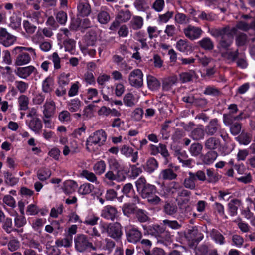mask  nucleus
Listing matches in <instances>:
<instances>
[{
  "label": "nucleus",
  "mask_w": 255,
  "mask_h": 255,
  "mask_svg": "<svg viewBox=\"0 0 255 255\" xmlns=\"http://www.w3.org/2000/svg\"><path fill=\"white\" fill-rule=\"evenodd\" d=\"M12 52L17 55L14 61V64L17 66L27 65L37 58L36 49L30 47L17 46Z\"/></svg>",
  "instance_id": "nucleus-1"
},
{
  "label": "nucleus",
  "mask_w": 255,
  "mask_h": 255,
  "mask_svg": "<svg viewBox=\"0 0 255 255\" xmlns=\"http://www.w3.org/2000/svg\"><path fill=\"white\" fill-rule=\"evenodd\" d=\"M107 139V134L102 129L98 130L93 133L87 139L86 147L89 151H94L95 146L103 145Z\"/></svg>",
  "instance_id": "nucleus-2"
},
{
  "label": "nucleus",
  "mask_w": 255,
  "mask_h": 255,
  "mask_svg": "<svg viewBox=\"0 0 255 255\" xmlns=\"http://www.w3.org/2000/svg\"><path fill=\"white\" fill-rule=\"evenodd\" d=\"M75 247L79 252L85 251L87 249L90 248L93 251L100 248L102 246L101 241L95 242L94 245L89 242L87 237L83 234L78 235L74 239Z\"/></svg>",
  "instance_id": "nucleus-3"
},
{
  "label": "nucleus",
  "mask_w": 255,
  "mask_h": 255,
  "mask_svg": "<svg viewBox=\"0 0 255 255\" xmlns=\"http://www.w3.org/2000/svg\"><path fill=\"white\" fill-rule=\"evenodd\" d=\"M205 132L208 136H213L219 133L224 141H227L228 135L224 129L222 128L221 125L217 119H213L210 121L205 126Z\"/></svg>",
  "instance_id": "nucleus-4"
},
{
  "label": "nucleus",
  "mask_w": 255,
  "mask_h": 255,
  "mask_svg": "<svg viewBox=\"0 0 255 255\" xmlns=\"http://www.w3.org/2000/svg\"><path fill=\"white\" fill-rule=\"evenodd\" d=\"M128 81L130 85L134 87L139 88L143 85V74L139 69L132 71L128 76Z\"/></svg>",
  "instance_id": "nucleus-5"
},
{
  "label": "nucleus",
  "mask_w": 255,
  "mask_h": 255,
  "mask_svg": "<svg viewBox=\"0 0 255 255\" xmlns=\"http://www.w3.org/2000/svg\"><path fill=\"white\" fill-rule=\"evenodd\" d=\"M101 228L105 227L107 229V233L109 236L115 240L120 239L122 235V226L118 222L109 225L103 223L101 225Z\"/></svg>",
  "instance_id": "nucleus-6"
},
{
  "label": "nucleus",
  "mask_w": 255,
  "mask_h": 255,
  "mask_svg": "<svg viewBox=\"0 0 255 255\" xmlns=\"http://www.w3.org/2000/svg\"><path fill=\"white\" fill-rule=\"evenodd\" d=\"M126 236L128 242L135 244L141 240L142 233L137 228L130 226L126 230Z\"/></svg>",
  "instance_id": "nucleus-7"
},
{
  "label": "nucleus",
  "mask_w": 255,
  "mask_h": 255,
  "mask_svg": "<svg viewBox=\"0 0 255 255\" xmlns=\"http://www.w3.org/2000/svg\"><path fill=\"white\" fill-rule=\"evenodd\" d=\"M203 31L201 28L192 25H188L183 29V33L185 36L191 40H194L199 38Z\"/></svg>",
  "instance_id": "nucleus-8"
},
{
  "label": "nucleus",
  "mask_w": 255,
  "mask_h": 255,
  "mask_svg": "<svg viewBox=\"0 0 255 255\" xmlns=\"http://www.w3.org/2000/svg\"><path fill=\"white\" fill-rule=\"evenodd\" d=\"M228 109L230 110V113L227 114L223 115V122L226 125H231L234 121L239 120L242 119L241 114L237 116H233L232 115L236 113L238 111L237 105L235 104H231Z\"/></svg>",
  "instance_id": "nucleus-9"
},
{
  "label": "nucleus",
  "mask_w": 255,
  "mask_h": 255,
  "mask_svg": "<svg viewBox=\"0 0 255 255\" xmlns=\"http://www.w3.org/2000/svg\"><path fill=\"white\" fill-rule=\"evenodd\" d=\"M36 68L32 65L19 67L15 71V74L19 78L26 79L33 73H37Z\"/></svg>",
  "instance_id": "nucleus-10"
},
{
  "label": "nucleus",
  "mask_w": 255,
  "mask_h": 255,
  "mask_svg": "<svg viewBox=\"0 0 255 255\" xmlns=\"http://www.w3.org/2000/svg\"><path fill=\"white\" fill-rule=\"evenodd\" d=\"M16 40V37L8 33L5 29L0 28V43L8 47L13 44Z\"/></svg>",
  "instance_id": "nucleus-11"
},
{
  "label": "nucleus",
  "mask_w": 255,
  "mask_h": 255,
  "mask_svg": "<svg viewBox=\"0 0 255 255\" xmlns=\"http://www.w3.org/2000/svg\"><path fill=\"white\" fill-rule=\"evenodd\" d=\"M43 114L45 117L51 118L56 111L55 103L51 99H47L43 106Z\"/></svg>",
  "instance_id": "nucleus-12"
},
{
  "label": "nucleus",
  "mask_w": 255,
  "mask_h": 255,
  "mask_svg": "<svg viewBox=\"0 0 255 255\" xmlns=\"http://www.w3.org/2000/svg\"><path fill=\"white\" fill-rule=\"evenodd\" d=\"M176 48L186 55L190 54L193 50V46L186 39H180L176 43Z\"/></svg>",
  "instance_id": "nucleus-13"
},
{
  "label": "nucleus",
  "mask_w": 255,
  "mask_h": 255,
  "mask_svg": "<svg viewBox=\"0 0 255 255\" xmlns=\"http://www.w3.org/2000/svg\"><path fill=\"white\" fill-rule=\"evenodd\" d=\"M78 14L84 17L88 16L91 12L88 0H79L77 5Z\"/></svg>",
  "instance_id": "nucleus-14"
},
{
  "label": "nucleus",
  "mask_w": 255,
  "mask_h": 255,
  "mask_svg": "<svg viewBox=\"0 0 255 255\" xmlns=\"http://www.w3.org/2000/svg\"><path fill=\"white\" fill-rule=\"evenodd\" d=\"M117 210L113 206H105L101 211V215L103 218L113 221L117 215Z\"/></svg>",
  "instance_id": "nucleus-15"
},
{
  "label": "nucleus",
  "mask_w": 255,
  "mask_h": 255,
  "mask_svg": "<svg viewBox=\"0 0 255 255\" xmlns=\"http://www.w3.org/2000/svg\"><path fill=\"white\" fill-rule=\"evenodd\" d=\"M121 153L126 157H131V161L133 163H135L138 158V152H134V149L126 145L122 147Z\"/></svg>",
  "instance_id": "nucleus-16"
},
{
  "label": "nucleus",
  "mask_w": 255,
  "mask_h": 255,
  "mask_svg": "<svg viewBox=\"0 0 255 255\" xmlns=\"http://www.w3.org/2000/svg\"><path fill=\"white\" fill-rule=\"evenodd\" d=\"M54 82L53 78L48 76L44 79L41 83V89L45 94H50L54 90Z\"/></svg>",
  "instance_id": "nucleus-17"
},
{
  "label": "nucleus",
  "mask_w": 255,
  "mask_h": 255,
  "mask_svg": "<svg viewBox=\"0 0 255 255\" xmlns=\"http://www.w3.org/2000/svg\"><path fill=\"white\" fill-rule=\"evenodd\" d=\"M231 31L223 36L218 45V48L221 49H227L231 45L233 42V36Z\"/></svg>",
  "instance_id": "nucleus-18"
},
{
  "label": "nucleus",
  "mask_w": 255,
  "mask_h": 255,
  "mask_svg": "<svg viewBox=\"0 0 255 255\" xmlns=\"http://www.w3.org/2000/svg\"><path fill=\"white\" fill-rule=\"evenodd\" d=\"M205 148L213 151L219 148L221 146L220 140L215 137H210L206 140L204 143Z\"/></svg>",
  "instance_id": "nucleus-19"
},
{
  "label": "nucleus",
  "mask_w": 255,
  "mask_h": 255,
  "mask_svg": "<svg viewBox=\"0 0 255 255\" xmlns=\"http://www.w3.org/2000/svg\"><path fill=\"white\" fill-rule=\"evenodd\" d=\"M178 81V78L176 75H173L165 78L162 81V89L165 91H168L172 89V87L176 85Z\"/></svg>",
  "instance_id": "nucleus-20"
},
{
  "label": "nucleus",
  "mask_w": 255,
  "mask_h": 255,
  "mask_svg": "<svg viewBox=\"0 0 255 255\" xmlns=\"http://www.w3.org/2000/svg\"><path fill=\"white\" fill-rule=\"evenodd\" d=\"M29 128L35 133H39L42 128L41 120L38 117H33L29 121L27 122Z\"/></svg>",
  "instance_id": "nucleus-21"
},
{
  "label": "nucleus",
  "mask_w": 255,
  "mask_h": 255,
  "mask_svg": "<svg viewBox=\"0 0 255 255\" xmlns=\"http://www.w3.org/2000/svg\"><path fill=\"white\" fill-rule=\"evenodd\" d=\"M206 134L203 126L200 125L197 128H194L191 132L190 137L196 141L202 140Z\"/></svg>",
  "instance_id": "nucleus-22"
},
{
  "label": "nucleus",
  "mask_w": 255,
  "mask_h": 255,
  "mask_svg": "<svg viewBox=\"0 0 255 255\" xmlns=\"http://www.w3.org/2000/svg\"><path fill=\"white\" fill-rule=\"evenodd\" d=\"M189 176L186 177L183 181V185L185 188L190 190H194L196 187V179L194 177L193 172H189Z\"/></svg>",
  "instance_id": "nucleus-23"
},
{
  "label": "nucleus",
  "mask_w": 255,
  "mask_h": 255,
  "mask_svg": "<svg viewBox=\"0 0 255 255\" xmlns=\"http://www.w3.org/2000/svg\"><path fill=\"white\" fill-rule=\"evenodd\" d=\"M197 78L195 71L191 70L187 72H182L179 75V79L182 83H186L192 81Z\"/></svg>",
  "instance_id": "nucleus-24"
},
{
  "label": "nucleus",
  "mask_w": 255,
  "mask_h": 255,
  "mask_svg": "<svg viewBox=\"0 0 255 255\" xmlns=\"http://www.w3.org/2000/svg\"><path fill=\"white\" fill-rule=\"evenodd\" d=\"M77 186L78 185L76 182L68 180L63 182L62 189L65 194H68L73 192Z\"/></svg>",
  "instance_id": "nucleus-25"
},
{
  "label": "nucleus",
  "mask_w": 255,
  "mask_h": 255,
  "mask_svg": "<svg viewBox=\"0 0 255 255\" xmlns=\"http://www.w3.org/2000/svg\"><path fill=\"white\" fill-rule=\"evenodd\" d=\"M190 192L185 189H181L178 192V195L176 198V201L179 206L186 204L188 203L189 199L188 198Z\"/></svg>",
  "instance_id": "nucleus-26"
},
{
  "label": "nucleus",
  "mask_w": 255,
  "mask_h": 255,
  "mask_svg": "<svg viewBox=\"0 0 255 255\" xmlns=\"http://www.w3.org/2000/svg\"><path fill=\"white\" fill-rule=\"evenodd\" d=\"M177 174L171 168L162 170L159 174V177L165 180H174L177 178Z\"/></svg>",
  "instance_id": "nucleus-27"
},
{
  "label": "nucleus",
  "mask_w": 255,
  "mask_h": 255,
  "mask_svg": "<svg viewBox=\"0 0 255 255\" xmlns=\"http://www.w3.org/2000/svg\"><path fill=\"white\" fill-rule=\"evenodd\" d=\"M230 31L229 27L227 26L222 28H212L209 30V33L213 37L221 38Z\"/></svg>",
  "instance_id": "nucleus-28"
},
{
  "label": "nucleus",
  "mask_w": 255,
  "mask_h": 255,
  "mask_svg": "<svg viewBox=\"0 0 255 255\" xmlns=\"http://www.w3.org/2000/svg\"><path fill=\"white\" fill-rule=\"evenodd\" d=\"M156 188L154 185L148 184L139 192H140L142 198L147 199L152 194H154L156 192Z\"/></svg>",
  "instance_id": "nucleus-29"
},
{
  "label": "nucleus",
  "mask_w": 255,
  "mask_h": 255,
  "mask_svg": "<svg viewBox=\"0 0 255 255\" xmlns=\"http://www.w3.org/2000/svg\"><path fill=\"white\" fill-rule=\"evenodd\" d=\"M91 26V23L90 20L88 18H85L80 23L78 20H75L71 25V27L73 30H77V28L86 29Z\"/></svg>",
  "instance_id": "nucleus-30"
},
{
  "label": "nucleus",
  "mask_w": 255,
  "mask_h": 255,
  "mask_svg": "<svg viewBox=\"0 0 255 255\" xmlns=\"http://www.w3.org/2000/svg\"><path fill=\"white\" fill-rule=\"evenodd\" d=\"M147 83L148 88L152 90H156L160 87V82L155 77L149 75L147 76Z\"/></svg>",
  "instance_id": "nucleus-31"
},
{
  "label": "nucleus",
  "mask_w": 255,
  "mask_h": 255,
  "mask_svg": "<svg viewBox=\"0 0 255 255\" xmlns=\"http://www.w3.org/2000/svg\"><path fill=\"white\" fill-rule=\"evenodd\" d=\"M67 108L71 112H76L79 111L82 106V103L78 98L70 100L67 103Z\"/></svg>",
  "instance_id": "nucleus-32"
},
{
  "label": "nucleus",
  "mask_w": 255,
  "mask_h": 255,
  "mask_svg": "<svg viewBox=\"0 0 255 255\" xmlns=\"http://www.w3.org/2000/svg\"><path fill=\"white\" fill-rule=\"evenodd\" d=\"M158 167V163L154 158L147 160L144 167V170L149 173L153 172Z\"/></svg>",
  "instance_id": "nucleus-33"
},
{
  "label": "nucleus",
  "mask_w": 255,
  "mask_h": 255,
  "mask_svg": "<svg viewBox=\"0 0 255 255\" xmlns=\"http://www.w3.org/2000/svg\"><path fill=\"white\" fill-rule=\"evenodd\" d=\"M81 176L89 182L98 185L100 183L95 173L88 170H83L81 173Z\"/></svg>",
  "instance_id": "nucleus-34"
},
{
  "label": "nucleus",
  "mask_w": 255,
  "mask_h": 255,
  "mask_svg": "<svg viewBox=\"0 0 255 255\" xmlns=\"http://www.w3.org/2000/svg\"><path fill=\"white\" fill-rule=\"evenodd\" d=\"M143 25V19L139 16H133L130 22V26L133 30H138L142 28Z\"/></svg>",
  "instance_id": "nucleus-35"
},
{
  "label": "nucleus",
  "mask_w": 255,
  "mask_h": 255,
  "mask_svg": "<svg viewBox=\"0 0 255 255\" xmlns=\"http://www.w3.org/2000/svg\"><path fill=\"white\" fill-rule=\"evenodd\" d=\"M42 14L41 11H32L29 13L27 17L30 18L33 22L42 23L44 21Z\"/></svg>",
  "instance_id": "nucleus-36"
},
{
  "label": "nucleus",
  "mask_w": 255,
  "mask_h": 255,
  "mask_svg": "<svg viewBox=\"0 0 255 255\" xmlns=\"http://www.w3.org/2000/svg\"><path fill=\"white\" fill-rule=\"evenodd\" d=\"M198 44L205 50H211L214 48V43L209 37H204L198 42Z\"/></svg>",
  "instance_id": "nucleus-37"
},
{
  "label": "nucleus",
  "mask_w": 255,
  "mask_h": 255,
  "mask_svg": "<svg viewBox=\"0 0 255 255\" xmlns=\"http://www.w3.org/2000/svg\"><path fill=\"white\" fill-rule=\"evenodd\" d=\"M137 207L130 203H126L123 204L122 211L124 215L130 217L131 214H134Z\"/></svg>",
  "instance_id": "nucleus-38"
},
{
  "label": "nucleus",
  "mask_w": 255,
  "mask_h": 255,
  "mask_svg": "<svg viewBox=\"0 0 255 255\" xmlns=\"http://www.w3.org/2000/svg\"><path fill=\"white\" fill-rule=\"evenodd\" d=\"M131 17V13L128 10H121L116 17V20L119 21L120 22L125 23L128 21Z\"/></svg>",
  "instance_id": "nucleus-39"
},
{
  "label": "nucleus",
  "mask_w": 255,
  "mask_h": 255,
  "mask_svg": "<svg viewBox=\"0 0 255 255\" xmlns=\"http://www.w3.org/2000/svg\"><path fill=\"white\" fill-rule=\"evenodd\" d=\"M203 146L199 143H194L189 148V152L192 156L197 157L202 153Z\"/></svg>",
  "instance_id": "nucleus-40"
},
{
  "label": "nucleus",
  "mask_w": 255,
  "mask_h": 255,
  "mask_svg": "<svg viewBox=\"0 0 255 255\" xmlns=\"http://www.w3.org/2000/svg\"><path fill=\"white\" fill-rule=\"evenodd\" d=\"M19 110L26 111L28 109L29 98L25 95H21L18 98Z\"/></svg>",
  "instance_id": "nucleus-41"
},
{
  "label": "nucleus",
  "mask_w": 255,
  "mask_h": 255,
  "mask_svg": "<svg viewBox=\"0 0 255 255\" xmlns=\"http://www.w3.org/2000/svg\"><path fill=\"white\" fill-rule=\"evenodd\" d=\"M211 237L216 244L220 245L225 243V238L218 231L213 229L211 233Z\"/></svg>",
  "instance_id": "nucleus-42"
},
{
  "label": "nucleus",
  "mask_w": 255,
  "mask_h": 255,
  "mask_svg": "<svg viewBox=\"0 0 255 255\" xmlns=\"http://www.w3.org/2000/svg\"><path fill=\"white\" fill-rule=\"evenodd\" d=\"M217 157L218 154L216 151H210L204 156L203 160L205 164L210 165L216 159Z\"/></svg>",
  "instance_id": "nucleus-43"
},
{
  "label": "nucleus",
  "mask_w": 255,
  "mask_h": 255,
  "mask_svg": "<svg viewBox=\"0 0 255 255\" xmlns=\"http://www.w3.org/2000/svg\"><path fill=\"white\" fill-rule=\"evenodd\" d=\"M123 102L127 107H133L136 104L137 101L134 95L130 93H128L124 96Z\"/></svg>",
  "instance_id": "nucleus-44"
},
{
  "label": "nucleus",
  "mask_w": 255,
  "mask_h": 255,
  "mask_svg": "<svg viewBox=\"0 0 255 255\" xmlns=\"http://www.w3.org/2000/svg\"><path fill=\"white\" fill-rule=\"evenodd\" d=\"M94 189V186L89 183H85L81 185L78 190L81 195H87L90 194Z\"/></svg>",
  "instance_id": "nucleus-45"
},
{
  "label": "nucleus",
  "mask_w": 255,
  "mask_h": 255,
  "mask_svg": "<svg viewBox=\"0 0 255 255\" xmlns=\"http://www.w3.org/2000/svg\"><path fill=\"white\" fill-rule=\"evenodd\" d=\"M51 175V171L48 168H43L40 169L37 173L38 178L42 181L48 179Z\"/></svg>",
  "instance_id": "nucleus-46"
},
{
  "label": "nucleus",
  "mask_w": 255,
  "mask_h": 255,
  "mask_svg": "<svg viewBox=\"0 0 255 255\" xmlns=\"http://www.w3.org/2000/svg\"><path fill=\"white\" fill-rule=\"evenodd\" d=\"M240 204V201L238 200H233L228 204V207L230 215L235 216L237 213L238 206Z\"/></svg>",
  "instance_id": "nucleus-47"
},
{
  "label": "nucleus",
  "mask_w": 255,
  "mask_h": 255,
  "mask_svg": "<svg viewBox=\"0 0 255 255\" xmlns=\"http://www.w3.org/2000/svg\"><path fill=\"white\" fill-rule=\"evenodd\" d=\"M163 211L167 215H173L177 212V208L172 203L166 202L163 207Z\"/></svg>",
  "instance_id": "nucleus-48"
},
{
  "label": "nucleus",
  "mask_w": 255,
  "mask_h": 255,
  "mask_svg": "<svg viewBox=\"0 0 255 255\" xmlns=\"http://www.w3.org/2000/svg\"><path fill=\"white\" fill-rule=\"evenodd\" d=\"M45 222L46 220L45 219L38 218L33 221L31 226L35 231L40 233L41 229Z\"/></svg>",
  "instance_id": "nucleus-49"
},
{
  "label": "nucleus",
  "mask_w": 255,
  "mask_h": 255,
  "mask_svg": "<svg viewBox=\"0 0 255 255\" xmlns=\"http://www.w3.org/2000/svg\"><path fill=\"white\" fill-rule=\"evenodd\" d=\"M134 214L140 222H145L148 220L146 211L143 209L137 208Z\"/></svg>",
  "instance_id": "nucleus-50"
},
{
  "label": "nucleus",
  "mask_w": 255,
  "mask_h": 255,
  "mask_svg": "<svg viewBox=\"0 0 255 255\" xmlns=\"http://www.w3.org/2000/svg\"><path fill=\"white\" fill-rule=\"evenodd\" d=\"M98 21L102 24H107L110 20L109 14L105 11H101L97 16Z\"/></svg>",
  "instance_id": "nucleus-51"
},
{
  "label": "nucleus",
  "mask_w": 255,
  "mask_h": 255,
  "mask_svg": "<svg viewBox=\"0 0 255 255\" xmlns=\"http://www.w3.org/2000/svg\"><path fill=\"white\" fill-rule=\"evenodd\" d=\"M106 165L104 161L101 160L95 163L93 166V170L96 174L101 175L106 170Z\"/></svg>",
  "instance_id": "nucleus-52"
},
{
  "label": "nucleus",
  "mask_w": 255,
  "mask_h": 255,
  "mask_svg": "<svg viewBox=\"0 0 255 255\" xmlns=\"http://www.w3.org/2000/svg\"><path fill=\"white\" fill-rule=\"evenodd\" d=\"M72 243V237L67 236L62 240H57L55 242V244L57 247H70Z\"/></svg>",
  "instance_id": "nucleus-53"
},
{
  "label": "nucleus",
  "mask_w": 255,
  "mask_h": 255,
  "mask_svg": "<svg viewBox=\"0 0 255 255\" xmlns=\"http://www.w3.org/2000/svg\"><path fill=\"white\" fill-rule=\"evenodd\" d=\"M14 84L16 89L21 94L25 93L29 87L28 84L23 81H16Z\"/></svg>",
  "instance_id": "nucleus-54"
},
{
  "label": "nucleus",
  "mask_w": 255,
  "mask_h": 255,
  "mask_svg": "<svg viewBox=\"0 0 255 255\" xmlns=\"http://www.w3.org/2000/svg\"><path fill=\"white\" fill-rule=\"evenodd\" d=\"M5 182L9 186H13L18 182V179L14 177L10 173L6 172L4 174Z\"/></svg>",
  "instance_id": "nucleus-55"
},
{
  "label": "nucleus",
  "mask_w": 255,
  "mask_h": 255,
  "mask_svg": "<svg viewBox=\"0 0 255 255\" xmlns=\"http://www.w3.org/2000/svg\"><path fill=\"white\" fill-rule=\"evenodd\" d=\"M198 17L202 20L210 22L213 21L217 19V16L215 14L211 12L207 13L205 11L201 12L200 14L199 15Z\"/></svg>",
  "instance_id": "nucleus-56"
},
{
  "label": "nucleus",
  "mask_w": 255,
  "mask_h": 255,
  "mask_svg": "<svg viewBox=\"0 0 255 255\" xmlns=\"http://www.w3.org/2000/svg\"><path fill=\"white\" fill-rule=\"evenodd\" d=\"M69 74L64 73L61 74L58 78V84L59 86H63L67 85L70 82Z\"/></svg>",
  "instance_id": "nucleus-57"
},
{
  "label": "nucleus",
  "mask_w": 255,
  "mask_h": 255,
  "mask_svg": "<svg viewBox=\"0 0 255 255\" xmlns=\"http://www.w3.org/2000/svg\"><path fill=\"white\" fill-rule=\"evenodd\" d=\"M206 174L208 177V181L209 183H215L219 179L218 174L215 173L211 169H207Z\"/></svg>",
  "instance_id": "nucleus-58"
},
{
  "label": "nucleus",
  "mask_w": 255,
  "mask_h": 255,
  "mask_svg": "<svg viewBox=\"0 0 255 255\" xmlns=\"http://www.w3.org/2000/svg\"><path fill=\"white\" fill-rule=\"evenodd\" d=\"M237 29H239L243 31H247L250 29V26L245 22L240 21L237 23L235 27L232 28L230 31L233 34L236 33Z\"/></svg>",
  "instance_id": "nucleus-59"
},
{
  "label": "nucleus",
  "mask_w": 255,
  "mask_h": 255,
  "mask_svg": "<svg viewBox=\"0 0 255 255\" xmlns=\"http://www.w3.org/2000/svg\"><path fill=\"white\" fill-rule=\"evenodd\" d=\"M7 247L10 251L14 252L19 248L20 242L17 239L15 238H12L8 243Z\"/></svg>",
  "instance_id": "nucleus-60"
},
{
  "label": "nucleus",
  "mask_w": 255,
  "mask_h": 255,
  "mask_svg": "<svg viewBox=\"0 0 255 255\" xmlns=\"http://www.w3.org/2000/svg\"><path fill=\"white\" fill-rule=\"evenodd\" d=\"M165 6L164 0H155L152 4L151 7L157 12H161Z\"/></svg>",
  "instance_id": "nucleus-61"
},
{
  "label": "nucleus",
  "mask_w": 255,
  "mask_h": 255,
  "mask_svg": "<svg viewBox=\"0 0 255 255\" xmlns=\"http://www.w3.org/2000/svg\"><path fill=\"white\" fill-rule=\"evenodd\" d=\"M16 216L14 219L15 226L18 228H20L24 226L26 224V218L24 215H19L16 213Z\"/></svg>",
  "instance_id": "nucleus-62"
},
{
  "label": "nucleus",
  "mask_w": 255,
  "mask_h": 255,
  "mask_svg": "<svg viewBox=\"0 0 255 255\" xmlns=\"http://www.w3.org/2000/svg\"><path fill=\"white\" fill-rule=\"evenodd\" d=\"M110 79V76L108 75L103 74L100 75L97 78V83L100 86V89H103L105 83L108 82Z\"/></svg>",
  "instance_id": "nucleus-63"
},
{
  "label": "nucleus",
  "mask_w": 255,
  "mask_h": 255,
  "mask_svg": "<svg viewBox=\"0 0 255 255\" xmlns=\"http://www.w3.org/2000/svg\"><path fill=\"white\" fill-rule=\"evenodd\" d=\"M80 87V84L79 82H76L73 83L68 91V96L69 97H73L77 95L78 93Z\"/></svg>",
  "instance_id": "nucleus-64"
}]
</instances>
